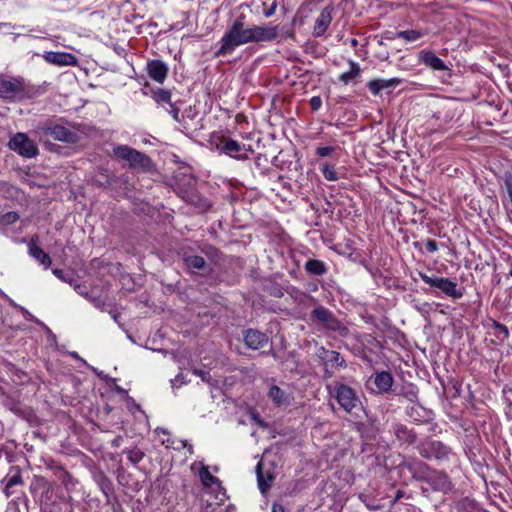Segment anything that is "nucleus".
<instances>
[{
  "label": "nucleus",
  "instance_id": "1",
  "mask_svg": "<svg viewBox=\"0 0 512 512\" xmlns=\"http://www.w3.org/2000/svg\"><path fill=\"white\" fill-rule=\"evenodd\" d=\"M245 16L240 15L232 21L218 41L219 46L215 56L224 57L231 55L243 45L250 43L269 42L277 38L278 27L272 25H247Z\"/></svg>",
  "mask_w": 512,
  "mask_h": 512
},
{
  "label": "nucleus",
  "instance_id": "2",
  "mask_svg": "<svg viewBox=\"0 0 512 512\" xmlns=\"http://www.w3.org/2000/svg\"><path fill=\"white\" fill-rule=\"evenodd\" d=\"M115 157L126 161L133 169L149 171L152 168L151 159L144 153L127 145H117L113 148Z\"/></svg>",
  "mask_w": 512,
  "mask_h": 512
},
{
  "label": "nucleus",
  "instance_id": "3",
  "mask_svg": "<svg viewBox=\"0 0 512 512\" xmlns=\"http://www.w3.org/2000/svg\"><path fill=\"white\" fill-rule=\"evenodd\" d=\"M417 449L423 458L438 461L446 460L451 452V449L443 442L431 438L421 441Z\"/></svg>",
  "mask_w": 512,
  "mask_h": 512
},
{
  "label": "nucleus",
  "instance_id": "4",
  "mask_svg": "<svg viewBox=\"0 0 512 512\" xmlns=\"http://www.w3.org/2000/svg\"><path fill=\"white\" fill-rule=\"evenodd\" d=\"M8 147L25 158H34L39 153L36 143L22 132H18L10 138Z\"/></svg>",
  "mask_w": 512,
  "mask_h": 512
},
{
  "label": "nucleus",
  "instance_id": "5",
  "mask_svg": "<svg viewBox=\"0 0 512 512\" xmlns=\"http://www.w3.org/2000/svg\"><path fill=\"white\" fill-rule=\"evenodd\" d=\"M420 278L430 287L439 289L446 296L454 299L462 297V292L457 288L456 282L444 277H431L425 273H420Z\"/></svg>",
  "mask_w": 512,
  "mask_h": 512
},
{
  "label": "nucleus",
  "instance_id": "6",
  "mask_svg": "<svg viewBox=\"0 0 512 512\" xmlns=\"http://www.w3.org/2000/svg\"><path fill=\"white\" fill-rule=\"evenodd\" d=\"M336 399L339 405L347 412L353 413L361 403L356 396L354 390L344 384L337 383L335 386Z\"/></svg>",
  "mask_w": 512,
  "mask_h": 512
},
{
  "label": "nucleus",
  "instance_id": "7",
  "mask_svg": "<svg viewBox=\"0 0 512 512\" xmlns=\"http://www.w3.org/2000/svg\"><path fill=\"white\" fill-rule=\"evenodd\" d=\"M41 131L56 141L75 143L78 140L76 133L59 124L46 123L41 127Z\"/></svg>",
  "mask_w": 512,
  "mask_h": 512
},
{
  "label": "nucleus",
  "instance_id": "8",
  "mask_svg": "<svg viewBox=\"0 0 512 512\" xmlns=\"http://www.w3.org/2000/svg\"><path fill=\"white\" fill-rule=\"evenodd\" d=\"M316 356L319 358L321 364L324 367L338 369L346 366L345 359L337 351L328 350L324 347H319L316 352Z\"/></svg>",
  "mask_w": 512,
  "mask_h": 512
},
{
  "label": "nucleus",
  "instance_id": "9",
  "mask_svg": "<svg viewBox=\"0 0 512 512\" xmlns=\"http://www.w3.org/2000/svg\"><path fill=\"white\" fill-rule=\"evenodd\" d=\"M24 92V83L20 78H0V97L14 98Z\"/></svg>",
  "mask_w": 512,
  "mask_h": 512
},
{
  "label": "nucleus",
  "instance_id": "10",
  "mask_svg": "<svg viewBox=\"0 0 512 512\" xmlns=\"http://www.w3.org/2000/svg\"><path fill=\"white\" fill-rule=\"evenodd\" d=\"M150 79L158 84H163L168 76L169 67L161 60H148L145 68Z\"/></svg>",
  "mask_w": 512,
  "mask_h": 512
},
{
  "label": "nucleus",
  "instance_id": "11",
  "mask_svg": "<svg viewBox=\"0 0 512 512\" xmlns=\"http://www.w3.org/2000/svg\"><path fill=\"white\" fill-rule=\"evenodd\" d=\"M257 483L262 494H266L275 479V473L271 467L265 468V463L261 460L256 466Z\"/></svg>",
  "mask_w": 512,
  "mask_h": 512
},
{
  "label": "nucleus",
  "instance_id": "12",
  "mask_svg": "<svg viewBox=\"0 0 512 512\" xmlns=\"http://www.w3.org/2000/svg\"><path fill=\"white\" fill-rule=\"evenodd\" d=\"M220 150L226 155L236 159H247V152H252V149L246 148L245 144H240L236 140L230 138L223 140Z\"/></svg>",
  "mask_w": 512,
  "mask_h": 512
},
{
  "label": "nucleus",
  "instance_id": "13",
  "mask_svg": "<svg viewBox=\"0 0 512 512\" xmlns=\"http://www.w3.org/2000/svg\"><path fill=\"white\" fill-rule=\"evenodd\" d=\"M419 62L429 67L433 71H446L449 70L446 63L439 58L433 51L431 50H422L418 55Z\"/></svg>",
  "mask_w": 512,
  "mask_h": 512
},
{
  "label": "nucleus",
  "instance_id": "14",
  "mask_svg": "<svg viewBox=\"0 0 512 512\" xmlns=\"http://www.w3.org/2000/svg\"><path fill=\"white\" fill-rule=\"evenodd\" d=\"M332 7H325L317 16L313 26V36L321 37L325 34L332 22Z\"/></svg>",
  "mask_w": 512,
  "mask_h": 512
},
{
  "label": "nucleus",
  "instance_id": "15",
  "mask_svg": "<svg viewBox=\"0 0 512 512\" xmlns=\"http://www.w3.org/2000/svg\"><path fill=\"white\" fill-rule=\"evenodd\" d=\"M43 58L51 64L58 66H73L77 64V58L67 52H46L43 55Z\"/></svg>",
  "mask_w": 512,
  "mask_h": 512
},
{
  "label": "nucleus",
  "instance_id": "16",
  "mask_svg": "<svg viewBox=\"0 0 512 512\" xmlns=\"http://www.w3.org/2000/svg\"><path fill=\"white\" fill-rule=\"evenodd\" d=\"M402 83V79L394 77L390 79H373L368 82L367 86L370 92L377 96L384 89L395 88Z\"/></svg>",
  "mask_w": 512,
  "mask_h": 512
},
{
  "label": "nucleus",
  "instance_id": "17",
  "mask_svg": "<svg viewBox=\"0 0 512 512\" xmlns=\"http://www.w3.org/2000/svg\"><path fill=\"white\" fill-rule=\"evenodd\" d=\"M244 341L249 348L257 350L267 345L268 337L258 330L249 329L245 333Z\"/></svg>",
  "mask_w": 512,
  "mask_h": 512
},
{
  "label": "nucleus",
  "instance_id": "18",
  "mask_svg": "<svg viewBox=\"0 0 512 512\" xmlns=\"http://www.w3.org/2000/svg\"><path fill=\"white\" fill-rule=\"evenodd\" d=\"M428 482L430 483L431 487L434 490H437V491H440L443 493H448L449 491L452 490V487H453L450 479L443 472H437V471L433 472L429 476Z\"/></svg>",
  "mask_w": 512,
  "mask_h": 512
},
{
  "label": "nucleus",
  "instance_id": "19",
  "mask_svg": "<svg viewBox=\"0 0 512 512\" xmlns=\"http://www.w3.org/2000/svg\"><path fill=\"white\" fill-rule=\"evenodd\" d=\"M393 433L396 438L404 444H413L416 441L417 435L416 433L408 429L403 424H396L393 426Z\"/></svg>",
  "mask_w": 512,
  "mask_h": 512
},
{
  "label": "nucleus",
  "instance_id": "20",
  "mask_svg": "<svg viewBox=\"0 0 512 512\" xmlns=\"http://www.w3.org/2000/svg\"><path fill=\"white\" fill-rule=\"evenodd\" d=\"M406 414L415 422H425L430 418V412L419 403L408 406Z\"/></svg>",
  "mask_w": 512,
  "mask_h": 512
},
{
  "label": "nucleus",
  "instance_id": "21",
  "mask_svg": "<svg viewBox=\"0 0 512 512\" xmlns=\"http://www.w3.org/2000/svg\"><path fill=\"white\" fill-rule=\"evenodd\" d=\"M374 384L377 391L380 393L388 392L393 384V377L391 373L382 371L377 373L374 377Z\"/></svg>",
  "mask_w": 512,
  "mask_h": 512
},
{
  "label": "nucleus",
  "instance_id": "22",
  "mask_svg": "<svg viewBox=\"0 0 512 512\" xmlns=\"http://www.w3.org/2000/svg\"><path fill=\"white\" fill-rule=\"evenodd\" d=\"M348 63L350 65V69L339 76V80L346 85L361 75V68L357 62L349 60Z\"/></svg>",
  "mask_w": 512,
  "mask_h": 512
},
{
  "label": "nucleus",
  "instance_id": "23",
  "mask_svg": "<svg viewBox=\"0 0 512 512\" xmlns=\"http://www.w3.org/2000/svg\"><path fill=\"white\" fill-rule=\"evenodd\" d=\"M29 254L35 260H37L41 265H43L46 269L51 265L50 256L43 251L40 247L35 244L29 245Z\"/></svg>",
  "mask_w": 512,
  "mask_h": 512
},
{
  "label": "nucleus",
  "instance_id": "24",
  "mask_svg": "<svg viewBox=\"0 0 512 512\" xmlns=\"http://www.w3.org/2000/svg\"><path fill=\"white\" fill-rule=\"evenodd\" d=\"M305 269L309 274L321 276L326 273L325 264L320 260L310 259L305 264Z\"/></svg>",
  "mask_w": 512,
  "mask_h": 512
},
{
  "label": "nucleus",
  "instance_id": "25",
  "mask_svg": "<svg viewBox=\"0 0 512 512\" xmlns=\"http://www.w3.org/2000/svg\"><path fill=\"white\" fill-rule=\"evenodd\" d=\"M153 100L159 105L164 106L165 104L171 105V93L165 89H156L152 92Z\"/></svg>",
  "mask_w": 512,
  "mask_h": 512
},
{
  "label": "nucleus",
  "instance_id": "26",
  "mask_svg": "<svg viewBox=\"0 0 512 512\" xmlns=\"http://www.w3.org/2000/svg\"><path fill=\"white\" fill-rule=\"evenodd\" d=\"M74 290L81 296L85 297L86 299H88L89 301H91L96 307H99L100 304H101V301L96 298V297H93L89 291L87 290V287L83 284H78L76 282H72V285Z\"/></svg>",
  "mask_w": 512,
  "mask_h": 512
},
{
  "label": "nucleus",
  "instance_id": "27",
  "mask_svg": "<svg viewBox=\"0 0 512 512\" xmlns=\"http://www.w3.org/2000/svg\"><path fill=\"white\" fill-rule=\"evenodd\" d=\"M268 397L278 406L282 405L286 400L284 391L276 385L270 387Z\"/></svg>",
  "mask_w": 512,
  "mask_h": 512
},
{
  "label": "nucleus",
  "instance_id": "28",
  "mask_svg": "<svg viewBox=\"0 0 512 512\" xmlns=\"http://www.w3.org/2000/svg\"><path fill=\"white\" fill-rule=\"evenodd\" d=\"M199 476L204 487H211L218 481V479L209 472L207 466L201 468Z\"/></svg>",
  "mask_w": 512,
  "mask_h": 512
},
{
  "label": "nucleus",
  "instance_id": "29",
  "mask_svg": "<svg viewBox=\"0 0 512 512\" xmlns=\"http://www.w3.org/2000/svg\"><path fill=\"white\" fill-rule=\"evenodd\" d=\"M321 172L324 178L328 181H337L339 179L338 173L333 165L328 163L321 164Z\"/></svg>",
  "mask_w": 512,
  "mask_h": 512
},
{
  "label": "nucleus",
  "instance_id": "30",
  "mask_svg": "<svg viewBox=\"0 0 512 512\" xmlns=\"http://www.w3.org/2000/svg\"><path fill=\"white\" fill-rule=\"evenodd\" d=\"M184 262L187 267L194 269H202L205 266L204 258L197 255L186 256Z\"/></svg>",
  "mask_w": 512,
  "mask_h": 512
},
{
  "label": "nucleus",
  "instance_id": "31",
  "mask_svg": "<svg viewBox=\"0 0 512 512\" xmlns=\"http://www.w3.org/2000/svg\"><path fill=\"white\" fill-rule=\"evenodd\" d=\"M20 484H23V479L20 472L18 471L15 475L11 476L5 484L4 492L6 496L9 497L12 494V487Z\"/></svg>",
  "mask_w": 512,
  "mask_h": 512
},
{
  "label": "nucleus",
  "instance_id": "32",
  "mask_svg": "<svg viewBox=\"0 0 512 512\" xmlns=\"http://www.w3.org/2000/svg\"><path fill=\"white\" fill-rule=\"evenodd\" d=\"M422 36V33L420 31H417V30H405V31H399L397 34H396V37L398 38H402L408 42H414L416 40H418L420 37Z\"/></svg>",
  "mask_w": 512,
  "mask_h": 512
},
{
  "label": "nucleus",
  "instance_id": "33",
  "mask_svg": "<svg viewBox=\"0 0 512 512\" xmlns=\"http://www.w3.org/2000/svg\"><path fill=\"white\" fill-rule=\"evenodd\" d=\"M491 328L494 331V335L500 340L506 339L509 335L508 328L500 322H492Z\"/></svg>",
  "mask_w": 512,
  "mask_h": 512
},
{
  "label": "nucleus",
  "instance_id": "34",
  "mask_svg": "<svg viewBox=\"0 0 512 512\" xmlns=\"http://www.w3.org/2000/svg\"><path fill=\"white\" fill-rule=\"evenodd\" d=\"M124 453H127L128 460L134 465L138 464L144 457V452L139 448L127 450Z\"/></svg>",
  "mask_w": 512,
  "mask_h": 512
},
{
  "label": "nucleus",
  "instance_id": "35",
  "mask_svg": "<svg viewBox=\"0 0 512 512\" xmlns=\"http://www.w3.org/2000/svg\"><path fill=\"white\" fill-rule=\"evenodd\" d=\"M313 316L316 320H329L330 313L326 308L318 306L313 309Z\"/></svg>",
  "mask_w": 512,
  "mask_h": 512
},
{
  "label": "nucleus",
  "instance_id": "36",
  "mask_svg": "<svg viewBox=\"0 0 512 512\" xmlns=\"http://www.w3.org/2000/svg\"><path fill=\"white\" fill-rule=\"evenodd\" d=\"M336 150V147L334 146H324V147H318L316 148V155L319 157H328L330 156L334 151Z\"/></svg>",
  "mask_w": 512,
  "mask_h": 512
},
{
  "label": "nucleus",
  "instance_id": "37",
  "mask_svg": "<svg viewBox=\"0 0 512 512\" xmlns=\"http://www.w3.org/2000/svg\"><path fill=\"white\" fill-rule=\"evenodd\" d=\"M53 274L60 280L64 281V282H67L69 283L70 285H72V282H73V279L68 277L63 270L61 269H53L52 270Z\"/></svg>",
  "mask_w": 512,
  "mask_h": 512
},
{
  "label": "nucleus",
  "instance_id": "38",
  "mask_svg": "<svg viewBox=\"0 0 512 512\" xmlns=\"http://www.w3.org/2000/svg\"><path fill=\"white\" fill-rule=\"evenodd\" d=\"M322 106V99L320 96H313L310 99V107L313 111H318Z\"/></svg>",
  "mask_w": 512,
  "mask_h": 512
},
{
  "label": "nucleus",
  "instance_id": "39",
  "mask_svg": "<svg viewBox=\"0 0 512 512\" xmlns=\"http://www.w3.org/2000/svg\"><path fill=\"white\" fill-rule=\"evenodd\" d=\"M193 373L195 375H197L198 377H200L202 379V381L207 382L209 384L211 383V376L208 372L200 370V369H195L193 371Z\"/></svg>",
  "mask_w": 512,
  "mask_h": 512
},
{
  "label": "nucleus",
  "instance_id": "40",
  "mask_svg": "<svg viewBox=\"0 0 512 512\" xmlns=\"http://www.w3.org/2000/svg\"><path fill=\"white\" fill-rule=\"evenodd\" d=\"M403 396L411 402V404L418 403L417 402V392L414 390H409L403 393Z\"/></svg>",
  "mask_w": 512,
  "mask_h": 512
},
{
  "label": "nucleus",
  "instance_id": "41",
  "mask_svg": "<svg viewBox=\"0 0 512 512\" xmlns=\"http://www.w3.org/2000/svg\"><path fill=\"white\" fill-rule=\"evenodd\" d=\"M425 247L428 252L434 253L438 250V244L435 240H427L425 243Z\"/></svg>",
  "mask_w": 512,
  "mask_h": 512
},
{
  "label": "nucleus",
  "instance_id": "42",
  "mask_svg": "<svg viewBox=\"0 0 512 512\" xmlns=\"http://www.w3.org/2000/svg\"><path fill=\"white\" fill-rule=\"evenodd\" d=\"M170 106V109H167V112L173 117V119L177 122H179V109L175 107L172 103Z\"/></svg>",
  "mask_w": 512,
  "mask_h": 512
},
{
  "label": "nucleus",
  "instance_id": "43",
  "mask_svg": "<svg viewBox=\"0 0 512 512\" xmlns=\"http://www.w3.org/2000/svg\"><path fill=\"white\" fill-rule=\"evenodd\" d=\"M10 302H11V304H12V305H14L17 309H19V311L21 312V316H22L23 318H26V319H27V318H30V317H31V314H30V312H29L28 310L24 309L23 307H19V306L15 305V304L13 303V301H11V300H10Z\"/></svg>",
  "mask_w": 512,
  "mask_h": 512
},
{
  "label": "nucleus",
  "instance_id": "44",
  "mask_svg": "<svg viewBox=\"0 0 512 512\" xmlns=\"http://www.w3.org/2000/svg\"><path fill=\"white\" fill-rule=\"evenodd\" d=\"M276 8L277 4L274 2L268 10L264 11V16L267 18L271 17L275 13Z\"/></svg>",
  "mask_w": 512,
  "mask_h": 512
},
{
  "label": "nucleus",
  "instance_id": "45",
  "mask_svg": "<svg viewBox=\"0 0 512 512\" xmlns=\"http://www.w3.org/2000/svg\"><path fill=\"white\" fill-rule=\"evenodd\" d=\"M334 369H331L330 367H324V378L328 379L331 378L334 374Z\"/></svg>",
  "mask_w": 512,
  "mask_h": 512
},
{
  "label": "nucleus",
  "instance_id": "46",
  "mask_svg": "<svg viewBox=\"0 0 512 512\" xmlns=\"http://www.w3.org/2000/svg\"><path fill=\"white\" fill-rule=\"evenodd\" d=\"M404 496V492L402 490H398L396 492V495L392 501V504H395L397 501H399Z\"/></svg>",
  "mask_w": 512,
  "mask_h": 512
},
{
  "label": "nucleus",
  "instance_id": "47",
  "mask_svg": "<svg viewBox=\"0 0 512 512\" xmlns=\"http://www.w3.org/2000/svg\"><path fill=\"white\" fill-rule=\"evenodd\" d=\"M272 512H285V509L280 504H274L272 507Z\"/></svg>",
  "mask_w": 512,
  "mask_h": 512
},
{
  "label": "nucleus",
  "instance_id": "48",
  "mask_svg": "<svg viewBox=\"0 0 512 512\" xmlns=\"http://www.w3.org/2000/svg\"><path fill=\"white\" fill-rule=\"evenodd\" d=\"M120 441H121V437H120V436H117V437L112 441V446H114V447H119V446H120Z\"/></svg>",
  "mask_w": 512,
  "mask_h": 512
},
{
  "label": "nucleus",
  "instance_id": "49",
  "mask_svg": "<svg viewBox=\"0 0 512 512\" xmlns=\"http://www.w3.org/2000/svg\"><path fill=\"white\" fill-rule=\"evenodd\" d=\"M272 294H273L274 296H276V297H282V296H283V292H282V290H281L280 288L275 289V290L272 292Z\"/></svg>",
  "mask_w": 512,
  "mask_h": 512
},
{
  "label": "nucleus",
  "instance_id": "50",
  "mask_svg": "<svg viewBox=\"0 0 512 512\" xmlns=\"http://www.w3.org/2000/svg\"><path fill=\"white\" fill-rule=\"evenodd\" d=\"M198 317H208V316H211V317H215V315H209L207 312H199L197 314Z\"/></svg>",
  "mask_w": 512,
  "mask_h": 512
},
{
  "label": "nucleus",
  "instance_id": "51",
  "mask_svg": "<svg viewBox=\"0 0 512 512\" xmlns=\"http://www.w3.org/2000/svg\"><path fill=\"white\" fill-rule=\"evenodd\" d=\"M180 442H181L182 447H183V448H186V449H187V447L190 445V443H188V441H187V440H181Z\"/></svg>",
  "mask_w": 512,
  "mask_h": 512
},
{
  "label": "nucleus",
  "instance_id": "52",
  "mask_svg": "<svg viewBox=\"0 0 512 512\" xmlns=\"http://www.w3.org/2000/svg\"><path fill=\"white\" fill-rule=\"evenodd\" d=\"M350 43L352 47H356L358 45V41L355 38L351 39Z\"/></svg>",
  "mask_w": 512,
  "mask_h": 512
},
{
  "label": "nucleus",
  "instance_id": "53",
  "mask_svg": "<svg viewBox=\"0 0 512 512\" xmlns=\"http://www.w3.org/2000/svg\"><path fill=\"white\" fill-rule=\"evenodd\" d=\"M9 218L12 219V221H15L18 218V216L15 213H10Z\"/></svg>",
  "mask_w": 512,
  "mask_h": 512
},
{
  "label": "nucleus",
  "instance_id": "54",
  "mask_svg": "<svg viewBox=\"0 0 512 512\" xmlns=\"http://www.w3.org/2000/svg\"><path fill=\"white\" fill-rule=\"evenodd\" d=\"M187 450L190 454H193L194 453V448L193 446L190 444L188 447H187Z\"/></svg>",
  "mask_w": 512,
  "mask_h": 512
},
{
  "label": "nucleus",
  "instance_id": "55",
  "mask_svg": "<svg viewBox=\"0 0 512 512\" xmlns=\"http://www.w3.org/2000/svg\"><path fill=\"white\" fill-rule=\"evenodd\" d=\"M72 357L76 358V359H80L79 355L77 352H73L71 353Z\"/></svg>",
  "mask_w": 512,
  "mask_h": 512
},
{
  "label": "nucleus",
  "instance_id": "56",
  "mask_svg": "<svg viewBox=\"0 0 512 512\" xmlns=\"http://www.w3.org/2000/svg\"><path fill=\"white\" fill-rule=\"evenodd\" d=\"M300 295H301V298H309V296H307L306 294L300 293Z\"/></svg>",
  "mask_w": 512,
  "mask_h": 512
},
{
  "label": "nucleus",
  "instance_id": "57",
  "mask_svg": "<svg viewBox=\"0 0 512 512\" xmlns=\"http://www.w3.org/2000/svg\"><path fill=\"white\" fill-rule=\"evenodd\" d=\"M510 275L512 276V269L510 270Z\"/></svg>",
  "mask_w": 512,
  "mask_h": 512
}]
</instances>
